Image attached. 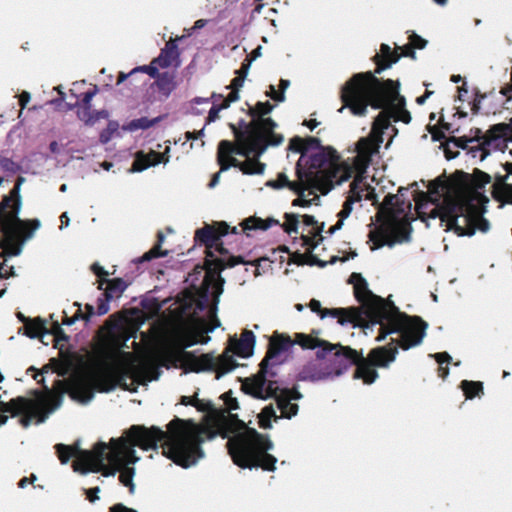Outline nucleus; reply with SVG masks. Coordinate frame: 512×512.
Listing matches in <instances>:
<instances>
[{
    "label": "nucleus",
    "instance_id": "obj_14",
    "mask_svg": "<svg viewBox=\"0 0 512 512\" xmlns=\"http://www.w3.org/2000/svg\"><path fill=\"white\" fill-rule=\"evenodd\" d=\"M284 219L281 224L284 231L289 235L300 233L302 246L307 252H311L322 240L323 224L320 225L313 216L302 215L300 219L295 214L286 213Z\"/></svg>",
    "mask_w": 512,
    "mask_h": 512
},
{
    "label": "nucleus",
    "instance_id": "obj_37",
    "mask_svg": "<svg viewBox=\"0 0 512 512\" xmlns=\"http://www.w3.org/2000/svg\"><path fill=\"white\" fill-rule=\"evenodd\" d=\"M78 117L88 125H93L97 122V117H94L91 107L82 106V108L78 110Z\"/></svg>",
    "mask_w": 512,
    "mask_h": 512
},
{
    "label": "nucleus",
    "instance_id": "obj_20",
    "mask_svg": "<svg viewBox=\"0 0 512 512\" xmlns=\"http://www.w3.org/2000/svg\"><path fill=\"white\" fill-rule=\"evenodd\" d=\"M99 290H104L97 301V315L102 316L109 312V302L118 299L128 287L122 278L97 280Z\"/></svg>",
    "mask_w": 512,
    "mask_h": 512
},
{
    "label": "nucleus",
    "instance_id": "obj_39",
    "mask_svg": "<svg viewBox=\"0 0 512 512\" xmlns=\"http://www.w3.org/2000/svg\"><path fill=\"white\" fill-rule=\"evenodd\" d=\"M0 169L5 172L15 173L18 171L19 166L10 158L0 156Z\"/></svg>",
    "mask_w": 512,
    "mask_h": 512
},
{
    "label": "nucleus",
    "instance_id": "obj_45",
    "mask_svg": "<svg viewBox=\"0 0 512 512\" xmlns=\"http://www.w3.org/2000/svg\"><path fill=\"white\" fill-rule=\"evenodd\" d=\"M267 95L275 101L283 102L285 100V94L283 92H277L273 85L269 86Z\"/></svg>",
    "mask_w": 512,
    "mask_h": 512
},
{
    "label": "nucleus",
    "instance_id": "obj_26",
    "mask_svg": "<svg viewBox=\"0 0 512 512\" xmlns=\"http://www.w3.org/2000/svg\"><path fill=\"white\" fill-rule=\"evenodd\" d=\"M23 329L24 334L31 339L41 338L44 334L49 333L46 327V321L40 317L27 321Z\"/></svg>",
    "mask_w": 512,
    "mask_h": 512
},
{
    "label": "nucleus",
    "instance_id": "obj_13",
    "mask_svg": "<svg viewBox=\"0 0 512 512\" xmlns=\"http://www.w3.org/2000/svg\"><path fill=\"white\" fill-rule=\"evenodd\" d=\"M44 392L34 391L36 399L18 396L8 402L0 400V425L6 424L9 413L11 417H18L23 428H28L35 419L36 423H43L48 414L61 405V394L63 389L52 392L43 384Z\"/></svg>",
    "mask_w": 512,
    "mask_h": 512
},
{
    "label": "nucleus",
    "instance_id": "obj_3",
    "mask_svg": "<svg viewBox=\"0 0 512 512\" xmlns=\"http://www.w3.org/2000/svg\"><path fill=\"white\" fill-rule=\"evenodd\" d=\"M225 408L211 410L203 422L175 418L162 430V454L177 465L190 468L205 457L202 444L216 435L228 438L227 446L234 463L242 468L261 467L274 471L277 459L268 453L272 442L245 425L232 412L238 409L236 399L224 395Z\"/></svg>",
    "mask_w": 512,
    "mask_h": 512
},
{
    "label": "nucleus",
    "instance_id": "obj_30",
    "mask_svg": "<svg viewBox=\"0 0 512 512\" xmlns=\"http://www.w3.org/2000/svg\"><path fill=\"white\" fill-rule=\"evenodd\" d=\"M287 255L288 264L295 263V264H303V255L293 253L290 254L289 250L286 246H281L277 250L273 251L272 253V261H279L280 263L285 261V256Z\"/></svg>",
    "mask_w": 512,
    "mask_h": 512
},
{
    "label": "nucleus",
    "instance_id": "obj_35",
    "mask_svg": "<svg viewBox=\"0 0 512 512\" xmlns=\"http://www.w3.org/2000/svg\"><path fill=\"white\" fill-rule=\"evenodd\" d=\"M461 387H462L466 397L469 399L478 395V393L480 391H482V383H480V382H473V381L465 380L462 382Z\"/></svg>",
    "mask_w": 512,
    "mask_h": 512
},
{
    "label": "nucleus",
    "instance_id": "obj_61",
    "mask_svg": "<svg viewBox=\"0 0 512 512\" xmlns=\"http://www.w3.org/2000/svg\"><path fill=\"white\" fill-rule=\"evenodd\" d=\"M290 85V82L289 80H286V79H281L280 80V89H281V92H285V90L289 87Z\"/></svg>",
    "mask_w": 512,
    "mask_h": 512
},
{
    "label": "nucleus",
    "instance_id": "obj_44",
    "mask_svg": "<svg viewBox=\"0 0 512 512\" xmlns=\"http://www.w3.org/2000/svg\"><path fill=\"white\" fill-rule=\"evenodd\" d=\"M91 271L98 277V280L107 279L108 272L98 263L91 265Z\"/></svg>",
    "mask_w": 512,
    "mask_h": 512
},
{
    "label": "nucleus",
    "instance_id": "obj_27",
    "mask_svg": "<svg viewBox=\"0 0 512 512\" xmlns=\"http://www.w3.org/2000/svg\"><path fill=\"white\" fill-rule=\"evenodd\" d=\"M277 224H279V221L274 218H267L264 220L258 217H249L241 223V226L244 231H250L255 229L266 230Z\"/></svg>",
    "mask_w": 512,
    "mask_h": 512
},
{
    "label": "nucleus",
    "instance_id": "obj_60",
    "mask_svg": "<svg viewBox=\"0 0 512 512\" xmlns=\"http://www.w3.org/2000/svg\"><path fill=\"white\" fill-rule=\"evenodd\" d=\"M219 178H220V172L216 173V174L213 176V178H212L211 182L209 183V187H210V188H214V187L218 184V182H219Z\"/></svg>",
    "mask_w": 512,
    "mask_h": 512
},
{
    "label": "nucleus",
    "instance_id": "obj_25",
    "mask_svg": "<svg viewBox=\"0 0 512 512\" xmlns=\"http://www.w3.org/2000/svg\"><path fill=\"white\" fill-rule=\"evenodd\" d=\"M291 398V395L285 391L277 395V408L281 412V417L291 418L297 414L298 405L291 403Z\"/></svg>",
    "mask_w": 512,
    "mask_h": 512
},
{
    "label": "nucleus",
    "instance_id": "obj_58",
    "mask_svg": "<svg viewBox=\"0 0 512 512\" xmlns=\"http://www.w3.org/2000/svg\"><path fill=\"white\" fill-rule=\"evenodd\" d=\"M69 217L67 215V212H64L61 214L60 216V222H61V227L62 226H68L69 225Z\"/></svg>",
    "mask_w": 512,
    "mask_h": 512
},
{
    "label": "nucleus",
    "instance_id": "obj_42",
    "mask_svg": "<svg viewBox=\"0 0 512 512\" xmlns=\"http://www.w3.org/2000/svg\"><path fill=\"white\" fill-rule=\"evenodd\" d=\"M74 305L77 306V311L75 312V314L72 317H68L67 315H65L63 320H62V324H64V325H72L77 320L81 319L80 318V317H82L81 305L78 302H75Z\"/></svg>",
    "mask_w": 512,
    "mask_h": 512
},
{
    "label": "nucleus",
    "instance_id": "obj_19",
    "mask_svg": "<svg viewBox=\"0 0 512 512\" xmlns=\"http://www.w3.org/2000/svg\"><path fill=\"white\" fill-rule=\"evenodd\" d=\"M426 45V41L419 37L416 34H412L410 36V42L408 45H404L403 47H399L401 53L398 54L397 51H393L390 46L386 44H382L380 47V52L377 54L379 58V65L381 66L377 72L380 70L391 66L393 63L397 62L400 56H410L412 58L415 57L414 48L422 49Z\"/></svg>",
    "mask_w": 512,
    "mask_h": 512
},
{
    "label": "nucleus",
    "instance_id": "obj_17",
    "mask_svg": "<svg viewBox=\"0 0 512 512\" xmlns=\"http://www.w3.org/2000/svg\"><path fill=\"white\" fill-rule=\"evenodd\" d=\"M98 374V368L92 373L90 379H77L71 383L67 390L66 382L64 380L57 379L54 381L53 388L50 389L52 392H58L63 389L62 393L68 392L69 396L82 404L89 403L94 397V391L101 392L96 385L95 376ZM63 394H61V398Z\"/></svg>",
    "mask_w": 512,
    "mask_h": 512
},
{
    "label": "nucleus",
    "instance_id": "obj_18",
    "mask_svg": "<svg viewBox=\"0 0 512 512\" xmlns=\"http://www.w3.org/2000/svg\"><path fill=\"white\" fill-rule=\"evenodd\" d=\"M266 186L276 190L288 188L295 192L298 197L293 201V206L308 207L317 205L319 201V195H312L313 191L311 192L299 178L297 181H290L285 173H279L276 179L267 181Z\"/></svg>",
    "mask_w": 512,
    "mask_h": 512
},
{
    "label": "nucleus",
    "instance_id": "obj_53",
    "mask_svg": "<svg viewBox=\"0 0 512 512\" xmlns=\"http://www.w3.org/2000/svg\"><path fill=\"white\" fill-rule=\"evenodd\" d=\"M30 93L27 92V91H23L20 95H19V105L21 107V109H24L27 104L29 103L30 101Z\"/></svg>",
    "mask_w": 512,
    "mask_h": 512
},
{
    "label": "nucleus",
    "instance_id": "obj_51",
    "mask_svg": "<svg viewBox=\"0 0 512 512\" xmlns=\"http://www.w3.org/2000/svg\"><path fill=\"white\" fill-rule=\"evenodd\" d=\"M85 310L86 312H82V317H80L82 320L89 321L94 314H97V311L95 312L94 307L91 304H86Z\"/></svg>",
    "mask_w": 512,
    "mask_h": 512
},
{
    "label": "nucleus",
    "instance_id": "obj_43",
    "mask_svg": "<svg viewBox=\"0 0 512 512\" xmlns=\"http://www.w3.org/2000/svg\"><path fill=\"white\" fill-rule=\"evenodd\" d=\"M97 92H98L97 86H94V88L92 90H89V91L83 93L82 97L80 99L82 106L91 107V101Z\"/></svg>",
    "mask_w": 512,
    "mask_h": 512
},
{
    "label": "nucleus",
    "instance_id": "obj_11",
    "mask_svg": "<svg viewBox=\"0 0 512 512\" xmlns=\"http://www.w3.org/2000/svg\"><path fill=\"white\" fill-rule=\"evenodd\" d=\"M229 226L222 222L218 223L215 226L206 225L205 227L198 229L195 233V240L200 243H204L207 247V255H206V269L204 270L202 267H196L194 272L189 274L186 281L190 284L189 288H186L185 291L178 298L184 297H195L202 298L205 294L211 295L212 292V284L214 281H210L209 276L211 274H216L218 276L217 282L221 283V288L223 289L224 279L220 276L218 270L223 269L226 266L233 267L243 261L237 258H229L225 260L224 258H219L215 256L214 251L222 252V249L219 248V237L224 236L228 233Z\"/></svg>",
    "mask_w": 512,
    "mask_h": 512
},
{
    "label": "nucleus",
    "instance_id": "obj_40",
    "mask_svg": "<svg viewBox=\"0 0 512 512\" xmlns=\"http://www.w3.org/2000/svg\"><path fill=\"white\" fill-rule=\"evenodd\" d=\"M50 333L54 336L56 342L68 341L69 339L58 322L53 323Z\"/></svg>",
    "mask_w": 512,
    "mask_h": 512
},
{
    "label": "nucleus",
    "instance_id": "obj_6",
    "mask_svg": "<svg viewBox=\"0 0 512 512\" xmlns=\"http://www.w3.org/2000/svg\"><path fill=\"white\" fill-rule=\"evenodd\" d=\"M349 282L353 285L356 298L362 304L363 311L356 308L321 309L318 300H311L309 306L315 313H320L321 318L331 316L336 318L341 325L351 324L363 327L365 334L368 330L377 329L376 341L380 342L387 335L397 334L399 346L408 350L421 344L427 324L419 318H410L401 313L393 303L374 295L369 289L366 280L357 273H353Z\"/></svg>",
    "mask_w": 512,
    "mask_h": 512
},
{
    "label": "nucleus",
    "instance_id": "obj_64",
    "mask_svg": "<svg viewBox=\"0 0 512 512\" xmlns=\"http://www.w3.org/2000/svg\"><path fill=\"white\" fill-rule=\"evenodd\" d=\"M431 94V92H428L426 93L425 95L423 96H420L416 99V102L419 104V105H422L425 103L426 99L429 97V95Z\"/></svg>",
    "mask_w": 512,
    "mask_h": 512
},
{
    "label": "nucleus",
    "instance_id": "obj_59",
    "mask_svg": "<svg viewBox=\"0 0 512 512\" xmlns=\"http://www.w3.org/2000/svg\"><path fill=\"white\" fill-rule=\"evenodd\" d=\"M93 114H94V117H97V121L101 118L108 117V112L106 110L95 111V112H93Z\"/></svg>",
    "mask_w": 512,
    "mask_h": 512
},
{
    "label": "nucleus",
    "instance_id": "obj_15",
    "mask_svg": "<svg viewBox=\"0 0 512 512\" xmlns=\"http://www.w3.org/2000/svg\"><path fill=\"white\" fill-rule=\"evenodd\" d=\"M511 137V128L506 124L495 125L482 136L480 143L469 147L468 154L483 161L492 151H504Z\"/></svg>",
    "mask_w": 512,
    "mask_h": 512
},
{
    "label": "nucleus",
    "instance_id": "obj_22",
    "mask_svg": "<svg viewBox=\"0 0 512 512\" xmlns=\"http://www.w3.org/2000/svg\"><path fill=\"white\" fill-rule=\"evenodd\" d=\"M157 64L160 65V56L155 57L150 65L139 66L132 69L129 73L120 72L116 81V85H120L124 81H129L130 89L140 88L145 84V80H140L139 75H148L150 78H154L155 84H159L160 74L158 73Z\"/></svg>",
    "mask_w": 512,
    "mask_h": 512
},
{
    "label": "nucleus",
    "instance_id": "obj_10",
    "mask_svg": "<svg viewBox=\"0 0 512 512\" xmlns=\"http://www.w3.org/2000/svg\"><path fill=\"white\" fill-rule=\"evenodd\" d=\"M290 149L301 153L297 176L313 194L325 195L334 186L347 181L354 173V161H340L331 147L321 146L318 139L293 138Z\"/></svg>",
    "mask_w": 512,
    "mask_h": 512
},
{
    "label": "nucleus",
    "instance_id": "obj_31",
    "mask_svg": "<svg viewBox=\"0 0 512 512\" xmlns=\"http://www.w3.org/2000/svg\"><path fill=\"white\" fill-rule=\"evenodd\" d=\"M160 121V116L149 119L147 117H141L138 119L131 120L126 128L129 131H137V130H145L150 128L151 126L157 124Z\"/></svg>",
    "mask_w": 512,
    "mask_h": 512
},
{
    "label": "nucleus",
    "instance_id": "obj_16",
    "mask_svg": "<svg viewBox=\"0 0 512 512\" xmlns=\"http://www.w3.org/2000/svg\"><path fill=\"white\" fill-rule=\"evenodd\" d=\"M185 35L169 40L162 49V68H170L172 71L162 74V96H168L176 87V70L181 65L180 50L178 42L183 40Z\"/></svg>",
    "mask_w": 512,
    "mask_h": 512
},
{
    "label": "nucleus",
    "instance_id": "obj_50",
    "mask_svg": "<svg viewBox=\"0 0 512 512\" xmlns=\"http://www.w3.org/2000/svg\"><path fill=\"white\" fill-rule=\"evenodd\" d=\"M109 512H138L137 510L133 508H128L122 503L114 504L109 508Z\"/></svg>",
    "mask_w": 512,
    "mask_h": 512
},
{
    "label": "nucleus",
    "instance_id": "obj_56",
    "mask_svg": "<svg viewBox=\"0 0 512 512\" xmlns=\"http://www.w3.org/2000/svg\"><path fill=\"white\" fill-rule=\"evenodd\" d=\"M204 135V128L199 130L197 133L187 132L186 136L187 139H194V138H200Z\"/></svg>",
    "mask_w": 512,
    "mask_h": 512
},
{
    "label": "nucleus",
    "instance_id": "obj_46",
    "mask_svg": "<svg viewBox=\"0 0 512 512\" xmlns=\"http://www.w3.org/2000/svg\"><path fill=\"white\" fill-rule=\"evenodd\" d=\"M244 81H245V75L238 74V76H236L232 80V82H231V84L229 86V88H232L231 92H237L238 93V90H239V88H241L243 86Z\"/></svg>",
    "mask_w": 512,
    "mask_h": 512
},
{
    "label": "nucleus",
    "instance_id": "obj_28",
    "mask_svg": "<svg viewBox=\"0 0 512 512\" xmlns=\"http://www.w3.org/2000/svg\"><path fill=\"white\" fill-rule=\"evenodd\" d=\"M57 456L62 464H67L71 457H75V460L83 451L77 445H65V444H56L55 446Z\"/></svg>",
    "mask_w": 512,
    "mask_h": 512
},
{
    "label": "nucleus",
    "instance_id": "obj_41",
    "mask_svg": "<svg viewBox=\"0 0 512 512\" xmlns=\"http://www.w3.org/2000/svg\"><path fill=\"white\" fill-rule=\"evenodd\" d=\"M181 403L183 405H193L198 410H201V411L206 410V408L208 406L207 404H204V403L200 402L198 399H194V398L188 397V396H183L182 399H181Z\"/></svg>",
    "mask_w": 512,
    "mask_h": 512
},
{
    "label": "nucleus",
    "instance_id": "obj_47",
    "mask_svg": "<svg viewBox=\"0 0 512 512\" xmlns=\"http://www.w3.org/2000/svg\"><path fill=\"white\" fill-rule=\"evenodd\" d=\"M207 21L204 19L197 20L194 25L190 28L185 29V37L191 36L196 30L203 28L206 25Z\"/></svg>",
    "mask_w": 512,
    "mask_h": 512
},
{
    "label": "nucleus",
    "instance_id": "obj_12",
    "mask_svg": "<svg viewBox=\"0 0 512 512\" xmlns=\"http://www.w3.org/2000/svg\"><path fill=\"white\" fill-rule=\"evenodd\" d=\"M21 181L22 178H19L9 194L0 201V248L8 256L19 255L22 244L40 227L38 219L22 220L18 216Z\"/></svg>",
    "mask_w": 512,
    "mask_h": 512
},
{
    "label": "nucleus",
    "instance_id": "obj_21",
    "mask_svg": "<svg viewBox=\"0 0 512 512\" xmlns=\"http://www.w3.org/2000/svg\"><path fill=\"white\" fill-rule=\"evenodd\" d=\"M242 387L247 394L260 399L272 397L279 390L277 382L268 380L263 370L257 375L247 378Z\"/></svg>",
    "mask_w": 512,
    "mask_h": 512
},
{
    "label": "nucleus",
    "instance_id": "obj_29",
    "mask_svg": "<svg viewBox=\"0 0 512 512\" xmlns=\"http://www.w3.org/2000/svg\"><path fill=\"white\" fill-rule=\"evenodd\" d=\"M292 341L289 337L284 335H275L270 340V347L268 355L269 357H274L280 352L287 350L290 346H292Z\"/></svg>",
    "mask_w": 512,
    "mask_h": 512
},
{
    "label": "nucleus",
    "instance_id": "obj_62",
    "mask_svg": "<svg viewBox=\"0 0 512 512\" xmlns=\"http://www.w3.org/2000/svg\"><path fill=\"white\" fill-rule=\"evenodd\" d=\"M170 152V147L167 146L165 148V151L162 153V156H161V159H162V164H166L168 162V153Z\"/></svg>",
    "mask_w": 512,
    "mask_h": 512
},
{
    "label": "nucleus",
    "instance_id": "obj_23",
    "mask_svg": "<svg viewBox=\"0 0 512 512\" xmlns=\"http://www.w3.org/2000/svg\"><path fill=\"white\" fill-rule=\"evenodd\" d=\"M220 97H221V95H217L215 93L212 94L211 99H213V105L209 110L208 117H207V123H212V122L216 121L219 118L220 111L228 108L230 103L237 101L239 99V94L237 92H230L228 97L226 99H224L221 104H217L216 102L218 101V99ZM209 102H210V98H200V97L195 98L191 102V109H192L193 113L201 114L202 110H199L197 108V106L202 105V104L207 105V104H209Z\"/></svg>",
    "mask_w": 512,
    "mask_h": 512
},
{
    "label": "nucleus",
    "instance_id": "obj_49",
    "mask_svg": "<svg viewBox=\"0 0 512 512\" xmlns=\"http://www.w3.org/2000/svg\"><path fill=\"white\" fill-rule=\"evenodd\" d=\"M99 492H100L99 487L85 489L86 498L92 503L99 499V497H98Z\"/></svg>",
    "mask_w": 512,
    "mask_h": 512
},
{
    "label": "nucleus",
    "instance_id": "obj_2",
    "mask_svg": "<svg viewBox=\"0 0 512 512\" xmlns=\"http://www.w3.org/2000/svg\"><path fill=\"white\" fill-rule=\"evenodd\" d=\"M208 279L214 281L210 296L162 300V307L168 304L167 313L162 311V367L181 369L184 373L214 371L220 378L237 366L233 355L248 358L253 354L255 336L251 331H244L240 339L230 340L229 347L220 356L185 351L196 344L208 343V333L220 326L216 314L223 289L216 274Z\"/></svg>",
    "mask_w": 512,
    "mask_h": 512
},
{
    "label": "nucleus",
    "instance_id": "obj_36",
    "mask_svg": "<svg viewBox=\"0 0 512 512\" xmlns=\"http://www.w3.org/2000/svg\"><path fill=\"white\" fill-rule=\"evenodd\" d=\"M118 129V123L117 122H113V121H110L107 125V127L101 131L100 135H99V140L102 144H106L110 141V139L112 138L113 134L117 131Z\"/></svg>",
    "mask_w": 512,
    "mask_h": 512
},
{
    "label": "nucleus",
    "instance_id": "obj_48",
    "mask_svg": "<svg viewBox=\"0 0 512 512\" xmlns=\"http://www.w3.org/2000/svg\"><path fill=\"white\" fill-rule=\"evenodd\" d=\"M4 266H5L4 263H0V278L7 279L10 276H14L15 275L14 268L12 266L9 267V272L4 269ZM4 293H5V289L0 290V297H2Z\"/></svg>",
    "mask_w": 512,
    "mask_h": 512
},
{
    "label": "nucleus",
    "instance_id": "obj_55",
    "mask_svg": "<svg viewBox=\"0 0 512 512\" xmlns=\"http://www.w3.org/2000/svg\"><path fill=\"white\" fill-rule=\"evenodd\" d=\"M467 93H468V90L465 87V85L459 87L458 88V100L459 101H464V97L467 95Z\"/></svg>",
    "mask_w": 512,
    "mask_h": 512
},
{
    "label": "nucleus",
    "instance_id": "obj_52",
    "mask_svg": "<svg viewBox=\"0 0 512 512\" xmlns=\"http://www.w3.org/2000/svg\"><path fill=\"white\" fill-rule=\"evenodd\" d=\"M37 477L35 474H31L30 477H23L19 482H18V487L23 489L25 488L28 484H33L35 481H36Z\"/></svg>",
    "mask_w": 512,
    "mask_h": 512
},
{
    "label": "nucleus",
    "instance_id": "obj_7",
    "mask_svg": "<svg viewBox=\"0 0 512 512\" xmlns=\"http://www.w3.org/2000/svg\"><path fill=\"white\" fill-rule=\"evenodd\" d=\"M295 342L303 348L318 349L317 358L308 363L300 374L302 380L312 382L333 380L356 365L354 377L365 384H372L378 378L375 368H387L394 362L398 352L396 346L378 347L364 358L349 347L332 345L310 335L297 334Z\"/></svg>",
    "mask_w": 512,
    "mask_h": 512
},
{
    "label": "nucleus",
    "instance_id": "obj_9",
    "mask_svg": "<svg viewBox=\"0 0 512 512\" xmlns=\"http://www.w3.org/2000/svg\"><path fill=\"white\" fill-rule=\"evenodd\" d=\"M159 441L160 427L132 425L121 437L110 440L108 454L106 451L109 446L104 442H98L92 450L82 451L73 461L72 467L75 472L81 474L101 472L104 477L114 476L124 465L134 464L138 460L134 447L146 451L156 449Z\"/></svg>",
    "mask_w": 512,
    "mask_h": 512
},
{
    "label": "nucleus",
    "instance_id": "obj_54",
    "mask_svg": "<svg viewBox=\"0 0 512 512\" xmlns=\"http://www.w3.org/2000/svg\"><path fill=\"white\" fill-rule=\"evenodd\" d=\"M48 370H49V367L48 366H44L42 371L34 376V380H36L40 384H43L44 383L43 373L47 372Z\"/></svg>",
    "mask_w": 512,
    "mask_h": 512
},
{
    "label": "nucleus",
    "instance_id": "obj_1",
    "mask_svg": "<svg viewBox=\"0 0 512 512\" xmlns=\"http://www.w3.org/2000/svg\"><path fill=\"white\" fill-rule=\"evenodd\" d=\"M473 189L450 187L442 182L429 185L428 192L417 191L418 184H411L415 193V212L410 200L404 199L408 188H399L396 195L385 196L378 216L381 222L377 232L370 233L371 249L384 245L392 247L409 240L411 221L415 214L423 221L439 219L446 231H454L458 236H471L476 231L487 232L488 221L482 217V206L487 198L479 191L490 183L487 173L475 169L473 172Z\"/></svg>",
    "mask_w": 512,
    "mask_h": 512
},
{
    "label": "nucleus",
    "instance_id": "obj_5",
    "mask_svg": "<svg viewBox=\"0 0 512 512\" xmlns=\"http://www.w3.org/2000/svg\"><path fill=\"white\" fill-rule=\"evenodd\" d=\"M140 312V323L152 320V324L149 332H141L140 342H132L139 360L133 352L125 351L130 348L128 340L136 338L138 328L110 332L101 344L98 374L95 376L101 392L112 391L117 386L135 391L136 387L127 386L126 379H131L132 385H145L160 375V301L156 298L143 299Z\"/></svg>",
    "mask_w": 512,
    "mask_h": 512
},
{
    "label": "nucleus",
    "instance_id": "obj_4",
    "mask_svg": "<svg viewBox=\"0 0 512 512\" xmlns=\"http://www.w3.org/2000/svg\"><path fill=\"white\" fill-rule=\"evenodd\" d=\"M399 83L392 80L380 82L372 73L357 74L342 89V100L345 103L339 109L342 112L348 107L354 115H364L368 106L374 109L383 108L373 123L371 133L357 144V155L354 157V180L349 196L338 213L337 222L329 228L332 234L341 229L344 221L350 216L353 204L363 197L374 202L378 201L376 188L363 183V174L370 164L371 156L377 152L383 142L384 130L390 129L391 119L394 122L408 124L411 115L405 109V100L399 95Z\"/></svg>",
    "mask_w": 512,
    "mask_h": 512
},
{
    "label": "nucleus",
    "instance_id": "obj_38",
    "mask_svg": "<svg viewBox=\"0 0 512 512\" xmlns=\"http://www.w3.org/2000/svg\"><path fill=\"white\" fill-rule=\"evenodd\" d=\"M434 357L436 358L437 362L440 364L439 367V376L442 378H446L449 371L447 367H443V363H448L451 357L447 353H438L435 354Z\"/></svg>",
    "mask_w": 512,
    "mask_h": 512
},
{
    "label": "nucleus",
    "instance_id": "obj_32",
    "mask_svg": "<svg viewBox=\"0 0 512 512\" xmlns=\"http://www.w3.org/2000/svg\"><path fill=\"white\" fill-rule=\"evenodd\" d=\"M119 481L126 487L129 488V493L133 494L135 485L133 483L134 468L127 467L124 465L120 470Z\"/></svg>",
    "mask_w": 512,
    "mask_h": 512
},
{
    "label": "nucleus",
    "instance_id": "obj_33",
    "mask_svg": "<svg viewBox=\"0 0 512 512\" xmlns=\"http://www.w3.org/2000/svg\"><path fill=\"white\" fill-rule=\"evenodd\" d=\"M259 424L262 428L267 429L271 428V419H276L275 409L269 405L262 409L261 413L258 415Z\"/></svg>",
    "mask_w": 512,
    "mask_h": 512
},
{
    "label": "nucleus",
    "instance_id": "obj_24",
    "mask_svg": "<svg viewBox=\"0 0 512 512\" xmlns=\"http://www.w3.org/2000/svg\"><path fill=\"white\" fill-rule=\"evenodd\" d=\"M160 163V153L151 150L148 153L138 151L135 153L134 161L132 163L130 172H142L151 166H156Z\"/></svg>",
    "mask_w": 512,
    "mask_h": 512
},
{
    "label": "nucleus",
    "instance_id": "obj_57",
    "mask_svg": "<svg viewBox=\"0 0 512 512\" xmlns=\"http://www.w3.org/2000/svg\"><path fill=\"white\" fill-rule=\"evenodd\" d=\"M251 62H252V60H249L247 63H243L241 70L237 71V74H241V75H245L246 76L247 73H248V70H249Z\"/></svg>",
    "mask_w": 512,
    "mask_h": 512
},
{
    "label": "nucleus",
    "instance_id": "obj_34",
    "mask_svg": "<svg viewBox=\"0 0 512 512\" xmlns=\"http://www.w3.org/2000/svg\"><path fill=\"white\" fill-rule=\"evenodd\" d=\"M155 237L156 241L153 247L148 252L144 253L143 256L136 261L137 263H144L160 257V231H157Z\"/></svg>",
    "mask_w": 512,
    "mask_h": 512
},
{
    "label": "nucleus",
    "instance_id": "obj_63",
    "mask_svg": "<svg viewBox=\"0 0 512 512\" xmlns=\"http://www.w3.org/2000/svg\"><path fill=\"white\" fill-rule=\"evenodd\" d=\"M261 46H258L253 52H252V58L250 60H255L256 58L261 56Z\"/></svg>",
    "mask_w": 512,
    "mask_h": 512
},
{
    "label": "nucleus",
    "instance_id": "obj_8",
    "mask_svg": "<svg viewBox=\"0 0 512 512\" xmlns=\"http://www.w3.org/2000/svg\"><path fill=\"white\" fill-rule=\"evenodd\" d=\"M273 106L269 102H259L252 109V121L244 132L234 129L236 143L221 141L218 149V161L221 171L238 166L245 174H261L264 164L254 157L261 155L269 145H278L283 138L273 132L276 124L265 117Z\"/></svg>",
    "mask_w": 512,
    "mask_h": 512
}]
</instances>
